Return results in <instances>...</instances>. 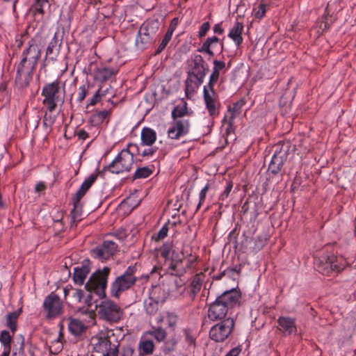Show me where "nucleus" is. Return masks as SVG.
I'll use <instances>...</instances> for the list:
<instances>
[{"mask_svg": "<svg viewBox=\"0 0 356 356\" xmlns=\"http://www.w3.org/2000/svg\"><path fill=\"white\" fill-rule=\"evenodd\" d=\"M41 35L36 34L27 42L26 47L22 53V58L17 66L15 83L19 89L28 87L33 79V73L41 57Z\"/></svg>", "mask_w": 356, "mask_h": 356, "instance_id": "f257e3e1", "label": "nucleus"}, {"mask_svg": "<svg viewBox=\"0 0 356 356\" xmlns=\"http://www.w3.org/2000/svg\"><path fill=\"white\" fill-rule=\"evenodd\" d=\"M241 292L238 287L226 290L209 305L208 317L212 321L225 319L228 310L239 305Z\"/></svg>", "mask_w": 356, "mask_h": 356, "instance_id": "f03ea898", "label": "nucleus"}, {"mask_svg": "<svg viewBox=\"0 0 356 356\" xmlns=\"http://www.w3.org/2000/svg\"><path fill=\"white\" fill-rule=\"evenodd\" d=\"M209 65L200 54L192 56L191 70L187 74L185 81L186 97L190 99L204 82V77L209 71Z\"/></svg>", "mask_w": 356, "mask_h": 356, "instance_id": "7ed1b4c3", "label": "nucleus"}, {"mask_svg": "<svg viewBox=\"0 0 356 356\" xmlns=\"http://www.w3.org/2000/svg\"><path fill=\"white\" fill-rule=\"evenodd\" d=\"M111 270V268L108 266H105L102 269H97L91 274L85 284V289L90 292L84 300V303L88 307H90L93 305L92 292L97 295L99 298H106V289Z\"/></svg>", "mask_w": 356, "mask_h": 356, "instance_id": "20e7f679", "label": "nucleus"}, {"mask_svg": "<svg viewBox=\"0 0 356 356\" xmlns=\"http://www.w3.org/2000/svg\"><path fill=\"white\" fill-rule=\"evenodd\" d=\"M187 103L182 101V104L177 105L172 111L171 116L173 120L171 127L168 131V136L170 139L177 140L189 133L190 122L188 120L181 119L188 115Z\"/></svg>", "mask_w": 356, "mask_h": 356, "instance_id": "39448f33", "label": "nucleus"}, {"mask_svg": "<svg viewBox=\"0 0 356 356\" xmlns=\"http://www.w3.org/2000/svg\"><path fill=\"white\" fill-rule=\"evenodd\" d=\"M136 266L131 265L122 275L115 277L110 288L112 298L119 299L124 292L133 288L138 280V277L136 276Z\"/></svg>", "mask_w": 356, "mask_h": 356, "instance_id": "423d86ee", "label": "nucleus"}, {"mask_svg": "<svg viewBox=\"0 0 356 356\" xmlns=\"http://www.w3.org/2000/svg\"><path fill=\"white\" fill-rule=\"evenodd\" d=\"M273 147L275 152L268 165L269 177L267 179L268 180L277 176L279 174L282 175L284 173L283 167L288 157L290 143L289 142H280Z\"/></svg>", "mask_w": 356, "mask_h": 356, "instance_id": "0eeeda50", "label": "nucleus"}, {"mask_svg": "<svg viewBox=\"0 0 356 356\" xmlns=\"http://www.w3.org/2000/svg\"><path fill=\"white\" fill-rule=\"evenodd\" d=\"M160 22L157 19H149L140 26L136 39V44L142 49L154 43L157 38Z\"/></svg>", "mask_w": 356, "mask_h": 356, "instance_id": "6e6552de", "label": "nucleus"}, {"mask_svg": "<svg viewBox=\"0 0 356 356\" xmlns=\"http://www.w3.org/2000/svg\"><path fill=\"white\" fill-rule=\"evenodd\" d=\"M314 268L321 274L326 276H334L341 272L346 266L344 262L333 254H323L316 257L314 261Z\"/></svg>", "mask_w": 356, "mask_h": 356, "instance_id": "1a4fd4ad", "label": "nucleus"}, {"mask_svg": "<svg viewBox=\"0 0 356 356\" xmlns=\"http://www.w3.org/2000/svg\"><path fill=\"white\" fill-rule=\"evenodd\" d=\"M41 95L44 97L42 104L46 106L49 113L56 110L58 103L63 104L65 101V90L61 92L60 81L58 79L45 84L42 88Z\"/></svg>", "mask_w": 356, "mask_h": 356, "instance_id": "9d476101", "label": "nucleus"}, {"mask_svg": "<svg viewBox=\"0 0 356 356\" xmlns=\"http://www.w3.org/2000/svg\"><path fill=\"white\" fill-rule=\"evenodd\" d=\"M95 181L96 177L95 175L86 178L81 185L79 189L72 197L73 209L71 211V227L76 226L77 223L81 220L83 204L81 200Z\"/></svg>", "mask_w": 356, "mask_h": 356, "instance_id": "9b49d317", "label": "nucleus"}, {"mask_svg": "<svg viewBox=\"0 0 356 356\" xmlns=\"http://www.w3.org/2000/svg\"><path fill=\"white\" fill-rule=\"evenodd\" d=\"M167 332L161 326H152L149 330L145 332L144 336H150L155 339L157 343H163L161 346V351L164 355H168L175 350L177 340L172 337L167 339Z\"/></svg>", "mask_w": 356, "mask_h": 356, "instance_id": "f8f14e48", "label": "nucleus"}, {"mask_svg": "<svg viewBox=\"0 0 356 356\" xmlns=\"http://www.w3.org/2000/svg\"><path fill=\"white\" fill-rule=\"evenodd\" d=\"M134 164V154L128 148H124L117 155L114 160L108 165L111 173L120 174L129 172Z\"/></svg>", "mask_w": 356, "mask_h": 356, "instance_id": "ddd939ff", "label": "nucleus"}, {"mask_svg": "<svg viewBox=\"0 0 356 356\" xmlns=\"http://www.w3.org/2000/svg\"><path fill=\"white\" fill-rule=\"evenodd\" d=\"M211 327L209 337L216 342H223L232 332L235 322L233 318L229 317Z\"/></svg>", "mask_w": 356, "mask_h": 356, "instance_id": "4468645a", "label": "nucleus"}, {"mask_svg": "<svg viewBox=\"0 0 356 356\" xmlns=\"http://www.w3.org/2000/svg\"><path fill=\"white\" fill-rule=\"evenodd\" d=\"M99 308L98 314L100 318L111 323L118 322L123 314L120 307L111 300L102 301L99 305Z\"/></svg>", "mask_w": 356, "mask_h": 356, "instance_id": "2eb2a0df", "label": "nucleus"}, {"mask_svg": "<svg viewBox=\"0 0 356 356\" xmlns=\"http://www.w3.org/2000/svg\"><path fill=\"white\" fill-rule=\"evenodd\" d=\"M43 307L47 312L46 318H54L61 314L63 307L59 296L54 292L48 295L43 302Z\"/></svg>", "mask_w": 356, "mask_h": 356, "instance_id": "dca6fc26", "label": "nucleus"}, {"mask_svg": "<svg viewBox=\"0 0 356 356\" xmlns=\"http://www.w3.org/2000/svg\"><path fill=\"white\" fill-rule=\"evenodd\" d=\"M118 245L112 241H104L102 245L97 246L91 251L92 256L102 261L108 259L118 252Z\"/></svg>", "mask_w": 356, "mask_h": 356, "instance_id": "f3484780", "label": "nucleus"}, {"mask_svg": "<svg viewBox=\"0 0 356 356\" xmlns=\"http://www.w3.org/2000/svg\"><path fill=\"white\" fill-rule=\"evenodd\" d=\"M62 43L63 36L60 35L58 32H55L46 49L45 59L56 60L60 54Z\"/></svg>", "mask_w": 356, "mask_h": 356, "instance_id": "a211bd4d", "label": "nucleus"}, {"mask_svg": "<svg viewBox=\"0 0 356 356\" xmlns=\"http://www.w3.org/2000/svg\"><path fill=\"white\" fill-rule=\"evenodd\" d=\"M118 346L113 345L108 337H100L98 343L95 344V349L97 352L102 353L103 356H118Z\"/></svg>", "mask_w": 356, "mask_h": 356, "instance_id": "6ab92c4d", "label": "nucleus"}, {"mask_svg": "<svg viewBox=\"0 0 356 356\" xmlns=\"http://www.w3.org/2000/svg\"><path fill=\"white\" fill-rule=\"evenodd\" d=\"M90 261L88 259H84L81 266L74 268L72 279L76 284L82 285L87 275L90 272Z\"/></svg>", "mask_w": 356, "mask_h": 356, "instance_id": "aec40b11", "label": "nucleus"}, {"mask_svg": "<svg viewBox=\"0 0 356 356\" xmlns=\"http://www.w3.org/2000/svg\"><path fill=\"white\" fill-rule=\"evenodd\" d=\"M220 44L219 51L222 53L224 50V42L223 40H220L217 36L213 35L208 37L204 42L202 43L201 47L197 49L198 52L205 53L209 56L213 57L214 56V51L211 49L212 45Z\"/></svg>", "mask_w": 356, "mask_h": 356, "instance_id": "412c9836", "label": "nucleus"}, {"mask_svg": "<svg viewBox=\"0 0 356 356\" xmlns=\"http://www.w3.org/2000/svg\"><path fill=\"white\" fill-rule=\"evenodd\" d=\"M277 322L280 327V330L284 335H290L293 333H296L297 327L294 318L280 316L278 318Z\"/></svg>", "mask_w": 356, "mask_h": 356, "instance_id": "4be33fe9", "label": "nucleus"}, {"mask_svg": "<svg viewBox=\"0 0 356 356\" xmlns=\"http://www.w3.org/2000/svg\"><path fill=\"white\" fill-rule=\"evenodd\" d=\"M213 96V95L208 91L207 86H204L203 97L206 108L211 117H216L219 113V106L217 105V102Z\"/></svg>", "mask_w": 356, "mask_h": 356, "instance_id": "5701e85b", "label": "nucleus"}, {"mask_svg": "<svg viewBox=\"0 0 356 356\" xmlns=\"http://www.w3.org/2000/svg\"><path fill=\"white\" fill-rule=\"evenodd\" d=\"M118 70L113 67H97L95 70L94 79L97 81L104 83L115 76Z\"/></svg>", "mask_w": 356, "mask_h": 356, "instance_id": "b1692460", "label": "nucleus"}, {"mask_svg": "<svg viewBox=\"0 0 356 356\" xmlns=\"http://www.w3.org/2000/svg\"><path fill=\"white\" fill-rule=\"evenodd\" d=\"M243 24L236 21L228 33V37L234 42L237 47H240L243 43V39L242 37V33L243 31Z\"/></svg>", "mask_w": 356, "mask_h": 356, "instance_id": "393cba45", "label": "nucleus"}, {"mask_svg": "<svg viewBox=\"0 0 356 356\" xmlns=\"http://www.w3.org/2000/svg\"><path fill=\"white\" fill-rule=\"evenodd\" d=\"M138 348L139 356H149L153 354L155 350V343L152 339L143 337L138 343Z\"/></svg>", "mask_w": 356, "mask_h": 356, "instance_id": "a878e982", "label": "nucleus"}, {"mask_svg": "<svg viewBox=\"0 0 356 356\" xmlns=\"http://www.w3.org/2000/svg\"><path fill=\"white\" fill-rule=\"evenodd\" d=\"M140 138L141 145L152 146L156 140V133L152 129L145 127L142 129Z\"/></svg>", "mask_w": 356, "mask_h": 356, "instance_id": "bb28decb", "label": "nucleus"}, {"mask_svg": "<svg viewBox=\"0 0 356 356\" xmlns=\"http://www.w3.org/2000/svg\"><path fill=\"white\" fill-rule=\"evenodd\" d=\"M22 312V309L20 308L6 316V326L10 330L13 334L17 329V321Z\"/></svg>", "mask_w": 356, "mask_h": 356, "instance_id": "cd10ccee", "label": "nucleus"}, {"mask_svg": "<svg viewBox=\"0 0 356 356\" xmlns=\"http://www.w3.org/2000/svg\"><path fill=\"white\" fill-rule=\"evenodd\" d=\"M110 115V111L107 110H96L90 117L89 122L94 127L99 126Z\"/></svg>", "mask_w": 356, "mask_h": 356, "instance_id": "c85d7f7f", "label": "nucleus"}, {"mask_svg": "<svg viewBox=\"0 0 356 356\" xmlns=\"http://www.w3.org/2000/svg\"><path fill=\"white\" fill-rule=\"evenodd\" d=\"M154 168V165L138 168L132 176V181L149 177L153 173Z\"/></svg>", "mask_w": 356, "mask_h": 356, "instance_id": "c756f323", "label": "nucleus"}, {"mask_svg": "<svg viewBox=\"0 0 356 356\" xmlns=\"http://www.w3.org/2000/svg\"><path fill=\"white\" fill-rule=\"evenodd\" d=\"M68 329L72 334L78 336L83 332L85 327L81 321L70 318L68 324Z\"/></svg>", "mask_w": 356, "mask_h": 356, "instance_id": "7c9ffc66", "label": "nucleus"}, {"mask_svg": "<svg viewBox=\"0 0 356 356\" xmlns=\"http://www.w3.org/2000/svg\"><path fill=\"white\" fill-rule=\"evenodd\" d=\"M47 5L49 6L48 0H35L30 10L34 16L40 15L42 17L44 14V7Z\"/></svg>", "mask_w": 356, "mask_h": 356, "instance_id": "2f4dec72", "label": "nucleus"}, {"mask_svg": "<svg viewBox=\"0 0 356 356\" xmlns=\"http://www.w3.org/2000/svg\"><path fill=\"white\" fill-rule=\"evenodd\" d=\"M202 281L200 275L197 274L194 276L190 284V296L194 298L200 291Z\"/></svg>", "mask_w": 356, "mask_h": 356, "instance_id": "473e14b6", "label": "nucleus"}, {"mask_svg": "<svg viewBox=\"0 0 356 356\" xmlns=\"http://www.w3.org/2000/svg\"><path fill=\"white\" fill-rule=\"evenodd\" d=\"M159 302L149 298L145 302V309L147 314L152 316L154 315L158 311Z\"/></svg>", "mask_w": 356, "mask_h": 356, "instance_id": "72a5a7b5", "label": "nucleus"}, {"mask_svg": "<svg viewBox=\"0 0 356 356\" xmlns=\"http://www.w3.org/2000/svg\"><path fill=\"white\" fill-rule=\"evenodd\" d=\"M12 335L7 330H2L0 334V342L3 349L11 350Z\"/></svg>", "mask_w": 356, "mask_h": 356, "instance_id": "f704fd0d", "label": "nucleus"}, {"mask_svg": "<svg viewBox=\"0 0 356 356\" xmlns=\"http://www.w3.org/2000/svg\"><path fill=\"white\" fill-rule=\"evenodd\" d=\"M323 18L324 21L322 22L320 25V28L323 30V31L328 29L335 21V19H333L332 17L330 15L328 6H327L325 9Z\"/></svg>", "mask_w": 356, "mask_h": 356, "instance_id": "c9c22d12", "label": "nucleus"}, {"mask_svg": "<svg viewBox=\"0 0 356 356\" xmlns=\"http://www.w3.org/2000/svg\"><path fill=\"white\" fill-rule=\"evenodd\" d=\"M103 97H104V94L102 93V88H99L93 96L87 101L86 108H88L90 106L96 105Z\"/></svg>", "mask_w": 356, "mask_h": 356, "instance_id": "e433bc0d", "label": "nucleus"}, {"mask_svg": "<svg viewBox=\"0 0 356 356\" xmlns=\"http://www.w3.org/2000/svg\"><path fill=\"white\" fill-rule=\"evenodd\" d=\"M245 100L243 99H241L236 102H235L233 105V107H228V111L231 113V115L235 117L236 114H239L241 113V108L245 104Z\"/></svg>", "mask_w": 356, "mask_h": 356, "instance_id": "4c0bfd02", "label": "nucleus"}, {"mask_svg": "<svg viewBox=\"0 0 356 356\" xmlns=\"http://www.w3.org/2000/svg\"><path fill=\"white\" fill-rule=\"evenodd\" d=\"M172 35V33H171L170 32L167 31L165 33L161 42L160 43L159 46L157 47L155 51V55H158L163 51V50L166 47L167 44L171 40Z\"/></svg>", "mask_w": 356, "mask_h": 356, "instance_id": "58836bf2", "label": "nucleus"}, {"mask_svg": "<svg viewBox=\"0 0 356 356\" xmlns=\"http://www.w3.org/2000/svg\"><path fill=\"white\" fill-rule=\"evenodd\" d=\"M89 87V83H87V84H83L79 88V92L76 99L79 103H82V102L86 97L87 95L88 94Z\"/></svg>", "mask_w": 356, "mask_h": 356, "instance_id": "ea45409f", "label": "nucleus"}, {"mask_svg": "<svg viewBox=\"0 0 356 356\" xmlns=\"http://www.w3.org/2000/svg\"><path fill=\"white\" fill-rule=\"evenodd\" d=\"M172 245L171 243H166L160 248L161 256L165 259H169L172 252Z\"/></svg>", "mask_w": 356, "mask_h": 356, "instance_id": "a19ab883", "label": "nucleus"}, {"mask_svg": "<svg viewBox=\"0 0 356 356\" xmlns=\"http://www.w3.org/2000/svg\"><path fill=\"white\" fill-rule=\"evenodd\" d=\"M168 227L167 224H165L161 229L156 234L153 235L152 239L158 241L165 238L168 235Z\"/></svg>", "mask_w": 356, "mask_h": 356, "instance_id": "79ce46f5", "label": "nucleus"}, {"mask_svg": "<svg viewBox=\"0 0 356 356\" xmlns=\"http://www.w3.org/2000/svg\"><path fill=\"white\" fill-rule=\"evenodd\" d=\"M47 112L48 111L47 110V111L44 113L42 124L44 127L50 128L54 124L55 119L51 114H49Z\"/></svg>", "mask_w": 356, "mask_h": 356, "instance_id": "37998d69", "label": "nucleus"}, {"mask_svg": "<svg viewBox=\"0 0 356 356\" xmlns=\"http://www.w3.org/2000/svg\"><path fill=\"white\" fill-rule=\"evenodd\" d=\"M234 116L230 115L229 118L225 115L222 119V122L223 124H227V128L226 129V132L227 134H229L231 132L234 131Z\"/></svg>", "mask_w": 356, "mask_h": 356, "instance_id": "c03bdc74", "label": "nucleus"}, {"mask_svg": "<svg viewBox=\"0 0 356 356\" xmlns=\"http://www.w3.org/2000/svg\"><path fill=\"white\" fill-rule=\"evenodd\" d=\"M209 188L210 185L209 184H207L201 190L199 195V203L197 206L196 211H197L200 208L202 204L204 202L207 193L208 192Z\"/></svg>", "mask_w": 356, "mask_h": 356, "instance_id": "a18cd8bd", "label": "nucleus"}, {"mask_svg": "<svg viewBox=\"0 0 356 356\" xmlns=\"http://www.w3.org/2000/svg\"><path fill=\"white\" fill-rule=\"evenodd\" d=\"M168 326L172 331L175 330L177 323V316L172 314H168L167 316Z\"/></svg>", "mask_w": 356, "mask_h": 356, "instance_id": "49530a36", "label": "nucleus"}, {"mask_svg": "<svg viewBox=\"0 0 356 356\" xmlns=\"http://www.w3.org/2000/svg\"><path fill=\"white\" fill-rule=\"evenodd\" d=\"M266 5L265 3H261L258 7L257 10L255 12L254 17L257 19H261L266 14Z\"/></svg>", "mask_w": 356, "mask_h": 356, "instance_id": "de8ad7c7", "label": "nucleus"}, {"mask_svg": "<svg viewBox=\"0 0 356 356\" xmlns=\"http://www.w3.org/2000/svg\"><path fill=\"white\" fill-rule=\"evenodd\" d=\"M210 29V23L209 22H204L200 27V30L198 31V38H202L204 37L207 32Z\"/></svg>", "mask_w": 356, "mask_h": 356, "instance_id": "09e8293b", "label": "nucleus"}, {"mask_svg": "<svg viewBox=\"0 0 356 356\" xmlns=\"http://www.w3.org/2000/svg\"><path fill=\"white\" fill-rule=\"evenodd\" d=\"M185 335V341L188 345L195 346V338L192 334L191 331L189 329H185L184 330Z\"/></svg>", "mask_w": 356, "mask_h": 356, "instance_id": "8fccbe9b", "label": "nucleus"}, {"mask_svg": "<svg viewBox=\"0 0 356 356\" xmlns=\"http://www.w3.org/2000/svg\"><path fill=\"white\" fill-rule=\"evenodd\" d=\"M232 187H233L232 182L231 181H227L225 189L220 195L219 199L222 201H224L225 199H227L232 189Z\"/></svg>", "mask_w": 356, "mask_h": 356, "instance_id": "3c124183", "label": "nucleus"}, {"mask_svg": "<svg viewBox=\"0 0 356 356\" xmlns=\"http://www.w3.org/2000/svg\"><path fill=\"white\" fill-rule=\"evenodd\" d=\"M144 149L143 152H140V154L143 157H147V156H152L158 150V147H152Z\"/></svg>", "mask_w": 356, "mask_h": 356, "instance_id": "603ef678", "label": "nucleus"}, {"mask_svg": "<svg viewBox=\"0 0 356 356\" xmlns=\"http://www.w3.org/2000/svg\"><path fill=\"white\" fill-rule=\"evenodd\" d=\"M135 350L130 346H124L122 348V353L120 356H134Z\"/></svg>", "mask_w": 356, "mask_h": 356, "instance_id": "864d4df0", "label": "nucleus"}, {"mask_svg": "<svg viewBox=\"0 0 356 356\" xmlns=\"http://www.w3.org/2000/svg\"><path fill=\"white\" fill-rule=\"evenodd\" d=\"M213 70L217 72H220L225 67V63L222 60H214L213 62Z\"/></svg>", "mask_w": 356, "mask_h": 356, "instance_id": "5fc2aeb1", "label": "nucleus"}, {"mask_svg": "<svg viewBox=\"0 0 356 356\" xmlns=\"http://www.w3.org/2000/svg\"><path fill=\"white\" fill-rule=\"evenodd\" d=\"M127 148L131 150V152L134 154L140 155V147L137 144L135 143H129L127 145Z\"/></svg>", "mask_w": 356, "mask_h": 356, "instance_id": "6e6d98bb", "label": "nucleus"}, {"mask_svg": "<svg viewBox=\"0 0 356 356\" xmlns=\"http://www.w3.org/2000/svg\"><path fill=\"white\" fill-rule=\"evenodd\" d=\"M169 259H171L172 262L175 264V265L182 262V257H181L179 254L176 253L175 251H172Z\"/></svg>", "mask_w": 356, "mask_h": 356, "instance_id": "4d7b16f0", "label": "nucleus"}, {"mask_svg": "<svg viewBox=\"0 0 356 356\" xmlns=\"http://www.w3.org/2000/svg\"><path fill=\"white\" fill-rule=\"evenodd\" d=\"M28 35L27 31L24 33L20 34L16 37V43L18 48H21L24 43V38H26Z\"/></svg>", "mask_w": 356, "mask_h": 356, "instance_id": "13d9d810", "label": "nucleus"}, {"mask_svg": "<svg viewBox=\"0 0 356 356\" xmlns=\"http://www.w3.org/2000/svg\"><path fill=\"white\" fill-rule=\"evenodd\" d=\"M178 22H179L178 17H174L171 20L167 31L170 32L171 33H173L174 31L175 30V29L177 28V26L178 25Z\"/></svg>", "mask_w": 356, "mask_h": 356, "instance_id": "bf43d9fd", "label": "nucleus"}, {"mask_svg": "<svg viewBox=\"0 0 356 356\" xmlns=\"http://www.w3.org/2000/svg\"><path fill=\"white\" fill-rule=\"evenodd\" d=\"M106 171H109L110 172H111V169L108 168V165L104 166L102 170H98L97 173L91 174L89 177L95 175L96 177V179H97L98 176H100L104 178Z\"/></svg>", "mask_w": 356, "mask_h": 356, "instance_id": "052dcab7", "label": "nucleus"}, {"mask_svg": "<svg viewBox=\"0 0 356 356\" xmlns=\"http://www.w3.org/2000/svg\"><path fill=\"white\" fill-rule=\"evenodd\" d=\"M83 297V291L81 289H75L73 293V298L76 300L78 302H81Z\"/></svg>", "mask_w": 356, "mask_h": 356, "instance_id": "680f3d73", "label": "nucleus"}, {"mask_svg": "<svg viewBox=\"0 0 356 356\" xmlns=\"http://www.w3.org/2000/svg\"><path fill=\"white\" fill-rule=\"evenodd\" d=\"M241 352V348L240 346L235 347L230 350L225 356H238Z\"/></svg>", "mask_w": 356, "mask_h": 356, "instance_id": "e2e57ef3", "label": "nucleus"}, {"mask_svg": "<svg viewBox=\"0 0 356 356\" xmlns=\"http://www.w3.org/2000/svg\"><path fill=\"white\" fill-rule=\"evenodd\" d=\"M213 31L216 34H222L224 33V29L222 27V22L215 24L213 27Z\"/></svg>", "mask_w": 356, "mask_h": 356, "instance_id": "0e129e2a", "label": "nucleus"}, {"mask_svg": "<svg viewBox=\"0 0 356 356\" xmlns=\"http://www.w3.org/2000/svg\"><path fill=\"white\" fill-rule=\"evenodd\" d=\"M234 270V269H231V268H227L225 276L233 280H236L238 278V277L236 275Z\"/></svg>", "mask_w": 356, "mask_h": 356, "instance_id": "69168bd1", "label": "nucleus"}, {"mask_svg": "<svg viewBox=\"0 0 356 356\" xmlns=\"http://www.w3.org/2000/svg\"><path fill=\"white\" fill-rule=\"evenodd\" d=\"M47 186L42 181L38 182L35 186V191L36 193H40L44 191L46 189Z\"/></svg>", "mask_w": 356, "mask_h": 356, "instance_id": "338daca9", "label": "nucleus"}, {"mask_svg": "<svg viewBox=\"0 0 356 356\" xmlns=\"http://www.w3.org/2000/svg\"><path fill=\"white\" fill-rule=\"evenodd\" d=\"M78 138L80 140H86L89 137L88 134L83 129H81L77 132Z\"/></svg>", "mask_w": 356, "mask_h": 356, "instance_id": "774afa93", "label": "nucleus"}]
</instances>
